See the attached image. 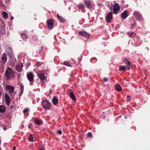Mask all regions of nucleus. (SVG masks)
I'll return each mask as SVG.
<instances>
[{
	"mask_svg": "<svg viewBox=\"0 0 150 150\" xmlns=\"http://www.w3.org/2000/svg\"><path fill=\"white\" fill-rule=\"evenodd\" d=\"M5 75L7 79H9L14 75V74L12 69L8 68L5 71Z\"/></svg>",
	"mask_w": 150,
	"mask_h": 150,
	"instance_id": "nucleus-1",
	"label": "nucleus"
},
{
	"mask_svg": "<svg viewBox=\"0 0 150 150\" xmlns=\"http://www.w3.org/2000/svg\"><path fill=\"white\" fill-rule=\"evenodd\" d=\"M133 16L135 18L136 20L138 21H142L143 20L142 14L137 11H134Z\"/></svg>",
	"mask_w": 150,
	"mask_h": 150,
	"instance_id": "nucleus-2",
	"label": "nucleus"
},
{
	"mask_svg": "<svg viewBox=\"0 0 150 150\" xmlns=\"http://www.w3.org/2000/svg\"><path fill=\"white\" fill-rule=\"evenodd\" d=\"M42 103L43 107L45 109H49L51 108L50 103L47 100L43 101L42 102Z\"/></svg>",
	"mask_w": 150,
	"mask_h": 150,
	"instance_id": "nucleus-3",
	"label": "nucleus"
},
{
	"mask_svg": "<svg viewBox=\"0 0 150 150\" xmlns=\"http://www.w3.org/2000/svg\"><path fill=\"white\" fill-rule=\"evenodd\" d=\"M37 75L42 82H43L46 79L45 76L44 74L42 71H39L38 72Z\"/></svg>",
	"mask_w": 150,
	"mask_h": 150,
	"instance_id": "nucleus-4",
	"label": "nucleus"
},
{
	"mask_svg": "<svg viewBox=\"0 0 150 150\" xmlns=\"http://www.w3.org/2000/svg\"><path fill=\"white\" fill-rule=\"evenodd\" d=\"M120 7L117 4H115L114 5L113 8V13L115 14H117L120 11Z\"/></svg>",
	"mask_w": 150,
	"mask_h": 150,
	"instance_id": "nucleus-5",
	"label": "nucleus"
},
{
	"mask_svg": "<svg viewBox=\"0 0 150 150\" xmlns=\"http://www.w3.org/2000/svg\"><path fill=\"white\" fill-rule=\"evenodd\" d=\"M112 12H111L108 13L107 15L106 18V21L108 23L111 22L112 18Z\"/></svg>",
	"mask_w": 150,
	"mask_h": 150,
	"instance_id": "nucleus-6",
	"label": "nucleus"
},
{
	"mask_svg": "<svg viewBox=\"0 0 150 150\" xmlns=\"http://www.w3.org/2000/svg\"><path fill=\"white\" fill-rule=\"evenodd\" d=\"M47 23L48 25V28L50 29H51L53 27V21L52 19H50L47 20Z\"/></svg>",
	"mask_w": 150,
	"mask_h": 150,
	"instance_id": "nucleus-7",
	"label": "nucleus"
},
{
	"mask_svg": "<svg viewBox=\"0 0 150 150\" xmlns=\"http://www.w3.org/2000/svg\"><path fill=\"white\" fill-rule=\"evenodd\" d=\"M5 100L6 104L8 105H9L10 104L11 102L10 101V97L6 93H5Z\"/></svg>",
	"mask_w": 150,
	"mask_h": 150,
	"instance_id": "nucleus-8",
	"label": "nucleus"
},
{
	"mask_svg": "<svg viewBox=\"0 0 150 150\" xmlns=\"http://www.w3.org/2000/svg\"><path fill=\"white\" fill-rule=\"evenodd\" d=\"M84 3L88 8L91 9L92 8V6L89 0H84Z\"/></svg>",
	"mask_w": 150,
	"mask_h": 150,
	"instance_id": "nucleus-9",
	"label": "nucleus"
},
{
	"mask_svg": "<svg viewBox=\"0 0 150 150\" xmlns=\"http://www.w3.org/2000/svg\"><path fill=\"white\" fill-rule=\"evenodd\" d=\"M27 77L30 81H32L33 80L34 76L31 72L27 74Z\"/></svg>",
	"mask_w": 150,
	"mask_h": 150,
	"instance_id": "nucleus-10",
	"label": "nucleus"
},
{
	"mask_svg": "<svg viewBox=\"0 0 150 150\" xmlns=\"http://www.w3.org/2000/svg\"><path fill=\"white\" fill-rule=\"evenodd\" d=\"M79 35L85 37L86 38L89 37V35L85 31H81L79 33Z\"/></svg>",
	"mask_w": 150,
	"mask_h": 150,
	"instance_id": "nucleus-11",
	"label": "nucleus"
},
{
	"mask_svg": "<svg viewBox=\"0 0 150 150\" xmlns=\"http://www.w3.org/2000/svg\"><path fill=\"white\" fill-rule=\"evenodd\" d=\"M127 12L128 11L126 10L121 13V16L123 19H125L128 16Z\"/></svg>",
	"mask_w": 150,
	"mask_h": 150,
	"instance_id": "nucleus-12",
	"label": "nucleus"
},
{
	"mask_svg": "<svg viewBox=\"0 0 150 150\" xmlns=\"http://www.w3.org/2000/svg\"><path fill=\"white\" fill-rule=\"evenodd\" d=\"M23 64H17L16 65V69L19 72H21L22 71Z\"/></svg>",
	"mask_w": 150,
	"mask_h": 150,
	"instance_id": "nucleus-13",
	"label": "nucleus"
},
{
	"mask_svg": "<svg viewBox=\"0 0 150 150\" xmlns=\"http://www.w3.org/2000/svg\"><path fill=\"white\" fill-rule=\"evenodd\" d=\"M6 89L7 90H9V93L10 94L13 93L14 87L13 86H6Z\"/></svg>",
	"mask_w": 150,
	"mask_h": 150,
	"instance_id": "nucleus-14",
	"label": "nucleus"
},
{
	"mask_svg": "<svg viewBox=\"0 0 150 150\" xmlns=\"http://www.w3.org/2000/svg\"><path fill=\"white\" fill-rule=\"evenodd\" d=\"M8 49L9 50H10V52H7L8 56L11 59H13V58L14 57L13 54V52L11 50V48H9Z\"/></svg>",
	"mask_w": 150,
	"mask_h": 150,
	"instance_id": "nucleus-15",
	"label": "nucleus"
},
{
	"mask_svg": "<svg viewBox=\"0 0 150 150\" xmlns=\"http://www.w3.org/2000/svg\"><path fill=\"white\" fill-rule=\"evenodd\" d=\"M6 110V108L4 106L2 105H0V112L2 113H4Z\"/></svg>",
	"mask_w": 150,
	"mask_h": 150,
	"instance_id": "nucleus-16",
	"label": "nucleus"
},
{
	"mask_svg": "<svg viewBox=\"0 0 150 150\" xmlns=\"http://www.w3.org/2000/svg\"><path fill=\"white\" fill-rule=\"evenodd\" d=\"M1 60L4 62H6L7 60V57L6 54L5 53L3 54L2 57H1Z\"/></svg>",
	"mask_w": 150,
	"mask_h": 150,
	"instance_id": "nucleus-17",
	"label": "nucleus"
},
{
	"mask_svg": "<svg viewBox=\"0 0 150 150\" xmlns=\"http://www.w3.org/2000/svg\"><path fill=\"white\" fill-rule=\"evenodd\" d=\"M52 101L54 105H56L58 102V99L56 97L54 96L53 98Z\"/></svg>",
	"mask_w": 150,
	"mask_h": 150,
	"instance_id": "nucleus-18",
	"label": "nucleus"
},
{
	"mask_svg": "<svg viewBox=\"0 0 150 150\" xmlns=\"http://www.w3.org/2000/svg\"><path fill=\"white\" fill-rule=\"evenodd\" d=\"M57 17L59 20L62 22H64L65 21V19L63 17H62L61 16L58 15V14H57Z\"/></svg>",
	"mask_w": 150,
	"mask_h": 150,
	"instance_id": "nucleus-19",
	"label": "nucleus"
},
{
	"mask_svg": "<svg viewBox=\"0 0 150 150\" xmlns=\"http://www.w3.org/2000/svg\"><path fill=\"white\" fill-rule=\"evenodd\" d=\"M116 90L117 91H121L122 88L120 87L119 84H117L115 86Z\"/></svg>",
	"mask_w": 150,
	"mask_h": 150,
	"instance_id": "nucleus-20",
	"label": "nucleus"
},
{
	"mask_svg": "<svg viewBox=\"0 0 150 150\" xmlns=\"http://www.w3.org/2000/svg\"><path fill=\"white\" fill-rule=\"evenodd\" d=\"M126 69V66L123 65L121 66H120L119 70L120 71H125Z\"/></svg>",
	"mask_w": 150,
	"mask_h": 150,
	"instance_id": "nucleus-21",
	"label": "nucleus"
},
{
	"mask_svg": "<svg viewBox=\"0 0 150 150\" xmlns=\"http://www.w3.org/2000/svg\"><path fill=\"white\" fill-rule=\"evenodd\" d=\"M69 96L72 100H74L76 99V97L72 92H71L70 93Z\"/></svg>",
	"mask_w": 150,
	"mask_h": 150,
	"instance_id": "nucleus-22",
	"label": "nucleus"
},
{
	"mask_svg": "<svg viewBox=\"0 0 150 150\" xmlns=\"http://www.w3.org/2000/svg\"><path fill=\"white\" fill-rule=\"evenodd\" d=\"M34 121L36 124L38 125H40L42 123V122L38 119H35Z\"/></svg>",
	"mask_w": 150,
	"mask_h": 150,
	"instance_id": "nucleus-23",
	"label": "nucleus"
},
{
	"mask_svg": "<svg viewBox=\"0 0 150 150\" xmlns=\"http://www.w3.org/2000/svg\"><path fill=\"white\" fill-rule=\"evenodd\" d=\"M34 135L33 134H30L29 137L28 139L30 142H33Z\"/></svg>",
	"mask_w": 150,
	"mask_h": 150,
	"instance_id": "nucleus-24",
	"label": "nucleus"
},
{
	"mask_svg": "<svg viewBox=\"0 0 150 150\" xmlns=\"http://www.w3.org/2000/svg\"><path fill=\"white\" fill-rule=\"evenodd\" d=\"M128 35L133 38L135 36L136 34L134 32H132L131 33H129Z\"/></svg>",
	"mask_w": 150,
	"mask_h": 150,
	"instance_id": "nucleus-25",
	"label": "nucleus"
},
{
	"mask_svg": "<svg viewBox=\"0 0 150 150\" xmlns=\"http://www.w3.org/2000/svg\"><path fill=\"white\" fill-rule=\"evenodd\" d=\"M127 69H129L130 68L132 67V65L131 64V63L128 61H127Z\"/></svg>",
	"mask_w": 150,
	"mask_h": 150,
	"instance_id": "nucleus-26",
	"label": "nucleus"
},
{
	"mask_svg": "<svg viewBox=\"0 0 150 150\" xmlns=\"http://www.w3.org/2000/svg\"><path fill=\"white\" fill-rule=\"evenodd\" d=\"M21 37L23 39H27V36L26 35V34L25 33H21Z\"/></svg>",
	"mask_w": 150,
	"mask_h": 150,
	"instance_id": "nucleus-27",
	"label": "nucleus"
},
{
	"mask_svg": "<svg viewBox=\"0 0 150 150\" xmlns=\"http://www.w3.org/2000/svg\"><path fill=\"white\" fill-rule=\"evenodd\" d=\"M3 18H4L5 19H7V18L8 17L7 13L5 12H4L3 13Z\"/></svg>",
	"mask_w": 150,
	"mask_h": 150,
	"instance_id": "nucleus-28",
	"label": "nucleus"
},
{
	"mask_svg": "<svg viewBox=\"0 0 150 150\" xmlns=\"http://www.w3.org/2000/svg\"><path fill=\"white\" fill-rule=\"evenodd\" d=\"M78 7L79 9H83L84 8V6L83 4H80L78 6Z\"/></svg>",
	"mask_w": 150,
	"mask_h": 150,
	"instance_id": "nucleus-29",
	"label": "nucleus"
},
{
	"mask_svg": "<svg viewBox=\"0 0 150 150\" xmlns=\"http://www.w3.org/2000/svg\"><path fill=\"white\" fill-rule=\"evenodd\" d=\"M64 64L66 66L68 67H71V65L68 62H64Z\"/></svg>",
	"mask_w": 150,
	"mask_h": 150,
	"instance_id": "nucleus-30",
	"label": "nucleus"
},
{
	"mask_svg": "<svg viewBox=\"0 0 150 150\" xmlns=\"http://www.w3.org/2000/svg\"><path fill=\"white\" fill-rule=\"evenodd\" d=\"M32 38L34 41H36L38 39V37L36 35H34L33 36Z\"/></svg>",
	"mask_w": 150,
	"mask_h": 150,
	"instance_id": "nucleus-31",
	"label": "nucleus"
},
{
	"mask_svg": "<svg viewBox=\"0 0 150 150\" xmlns=\"http://www.w3.org/2000/svg\"><path fill=\"white\" fill-rule=\"evenodd\" d=\"M20 88L21 90L22 91H23L24 87L23 86L22 84H20Z\"/></svg>",
	"mask_w": 150,
	"mask_h": 150,
	"instance_id": "nucleus-32",
	"label": "nucleus"
},
{
	"mask_svg": "<svg viewBox=\"0 0 150 150\" xmlns=\"http://www.w3.org/2000/svg\"><path fill=\"white\" fill-rule=\"evenodd\" d=\"M29 109L28 108L25 109L23 111V112L25 113L26 112H27L29 111Z\"/></svg>",
	"mask_w": 150,
	"mask_h": 150,
	"instance_id": "nucleus-33",
	"label": "nucleus"
},
{
	"mask_svg": "<svg viewBox=\"0 0 150 150\" xmlns=\"http://www.w3.org/2000/svg\"><path fill=\"white\" fill-rule=\"evenodd\" d=\"M92 137V134L91 133L89 132L88 134V136H87V137Z\"/></svg>",
	"mask_w": 150,
	"mask_h": 150,
	"instance_id": "nucleus-34",
	"label": "nucleus"
},
{
	"mask_svg": "<svg viewBox=\"0 0 150 150\" xmlns=\"http://www.w3.org/2000/svg\"><path fill=\"white\" fill-rule=\"evenodd\" d=\"M39 150H45V148L43 146H41L40 147H39Z\"/></svg>",
	"mask_w": 150,
	"mask_h": 150,
	"instance_id": "nucleus-35",
	"label": "nucleus"
},
{
	"mask_svg": "<svg viewBox=\"0 0 150 150\" xmlns=\"http://www.w3.org/2000/svg\"><path fill=\"white\" fill-rule=\"evenodd\" d=\"M127 101H129L131 99L130 96H127Z\"/></svg>",
	"mask_w": 150,
	"mask_h": 150,
	"instance_id": "nucleus-36",
	"label": "nucleus"
},
{
	"mask_svg": "<svg viewBox=\"0 0 150 150\" xmlns=\"http://www.w3.org/2000/svg\"><path fill=\"white\" fill-rule=\"evenodd\" d=\"M41 64L42 63H41L38 62L36 64V65L38 67L40 66Z\"/></svg>",
	"mask_w": 150,
	"mask_h": 150,
	"instance_id": "nucleus-37",
	"label": "nucleus"
},
{
	"mask_svg": "<svg viewBox=\"0 0 150 150\" xmlns=\"http://www.w3.org/2000/svg\"><path fill=\"white\" fill-rule=\"evenodd\" d=\"M57 133L60 134H62V132L61 130H59L57 132Z\"/></svg>",
	"mask_w": 150,
	"mask_h": 150,
	"instance_id": "nucleus-38",
	"label": "nucleus"
},
{
	"mask_svg": "<svg viewBox=\"0 0 150 150\" xmlns=\"http://www.w3.org/2000/svg\"><path fill=\"white\" fill-rule=\"evenodd\" d=\"M103 80L104 81H105V82H106L108 81V79L106 78H104L103 79Z\"/></svg>",
	"mask_w": 150,
	"mask_h": 150,
	"instance_id": "nucleus-39",
	"label": "nucleus"
},
{
	"mask_svg": "<svg viewBox=\"0 0 150 150\" xmlns=\"http://www.w3.org/2000/svg\"><path fill=\"white\" fill-rule=\"evenodd\" d=\"M13 150H16V147L15 146H14L13 148Z\"/></svg>",
	"mask_w": 150,
	"mask_h": 150,
	"instance_id": "nucleus-40",
	"label": "nucleus"
},
{
	"mask_svg": "<svg viewBox=\"0 0 150 150\" xmlns=\"http://www.w3.org/2000/svg\"><path fill=\"white\" fill-rule=\"evenodd\" d=\"M23 92V91H22L21 90V93L20 94V96H21Z\"/></svg>",
	"mask_w": 150,
	"mask_h": 150,
	"instance_id": "nucleus-41",
	"label": "nucleus"
},
{
	"mask_svg": "<svg viewBox=\"0 0 150 150\" xmlns=\"http://www.w3.org/2000/svg\"><path fill=\"white\" fill-rule=\"evenodd\" d=\"M101 5V4L100 3H98V5L99 6H100Z\"/></svg>",
	"mask_w": 150,
	"mask_h": 150,
	"instance_id": "nucleus-42",
	"label": "nucleus"
},
{
	"mask_svg": "<svg viewBox=\"0 0 150 150\" xmlns=\"http://www.w3.org/2000/svg\"><path fill=\"white\" fill-rule=\"evenodd\" d=\"M32 125V124H31L29 125V128H30V126H31V125Z\"/></svg>",
	"mask_w": 150,
	"mask_h": 150,
	"instance_id": "nucleus-43",
	"label": "nucleus"
},
{
	"mask_svg": "<svg viewBox=\"0 0 150 150\" xmlns=\"http://www.w3.org/2000/svg\"><path fill=\"white\" fill-rule=\"evenodd\" d=\"M1 92L0 91V98L1 97Z\"/></svg>",
	"mask_w": 150,
	"mask_h": 150,
	"instance_id": "nucleus-44",
	"label": "nucleus"
},
{
	"mask_svg": "<svg viewBox=\"0 0 150 150\" xmlns=\"http://www.w3.org/2000/svg\"><path fill=\"white\" fill-rule=\"evenodd\" d=\"M13 19V17H12V18H11V20H12Z\"/></svg>",
	"mask_w": 150,
	"mask_h": 150,
	"instance_id": "nucleus-45",
	"label": "nucleus"
},
{
	"mask_svg": "<svg viewBox=\"0 0 150 150\" xmlns=\"http://www.w3.org/2000/svg\"><path fill=\"white\" fill-rule=\"evenodd\" d=\"M4 130H5L6 129H5V128H4Z\"/></svg>",
	"mask_w": 150,
	"mask_h": 150,
	"instance_id": "nucleus-46",
	"label": "nucleus"
},
{
	"mask_svg": "<svg viewBox=\"0 0 150 150\" xmlns=\"http://www.w3.org/2000/svg\"><path fill=\"white\" fill-rule=\"evenodd\" d=\"M26 67H27V66L28 67V65H26Z\"/></svg>",
	"mask_w": 150,
	"mask_h": 150,
	"instance_id": "nucleus-47",
	"label": "nucleus"
},
{
	"mask_svg": "<svg viewBox=\"0 0 150 150\" xmlns=\"http://www.w3.org/2000/svg\"><path fill=\"white\" fill-rule=\"evenodd\" d=\"M131 25H132V26H133V24H131Z\"/></svg>",
	"mask_w": 150,
	"mask_h": 150,
	"instance_id": "nucleus-48",
	"label": "nucleus"
},
{
	"mask_svg": "<svg viewBox=\"0 0 150 150\" xmlns=\"http://www.w3.org/2000/svg\"><path fill=\"white\" fill-rule=\"evenodd\" d=\"M114 2H115V1H114Z\"/></svg>",
	"mask_w": 150,
	"mask_h": 150,
	"instance_id": "nucleus-49",
	"label": "nucleus"
}]
</instances>
